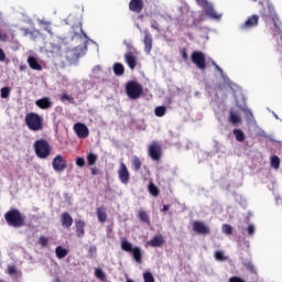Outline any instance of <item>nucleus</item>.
<instances>
[{
  "label": "nucleus",
  "mask_w": 282,
  "mask_h": 282,
  "mask_svg": "<svg viewBox=\"0 0 282 282\" xmlns=\"http://www.w3.org/2000/svg\"><path fill=\"white\" fill-rule=\"evenodd\" d=\"M90 173L91 175H98V173H100V170L98 167H91Z\"/></svg>",
  "instance_id": "nucleus-54"
},
{
  "label": "nucleus",
  "mask_w": 282,
  "mask_h": 282,
  "mask_svg": "<svg viewBox=\"0 0 282 282\" xmlns=\"http://www.w3.org/2000/svg\"><path fill=\"white\" fill-rule=\"evenodd\" d=\"M154 113L158 118H162L166 116V107L164 106H158L154 110Z\"/></svg>",
  "instance_id": "nucleus-32"
},
{
  "label": "nucleus",
  "mask_w": 282,
  "mask_h": 282,
  "mask_svg": "<svg viewBox=\"0 0 282 282\" xmlns=\"http://www.w3.org/2000/svg\"><path fill=\"white\" fill-rule=\"evenodd\" d=\"M127 282H133V280H127Z\"/></svg>",
  "instance_id": "nucleus-60"
},
{
  "label": "nucleus",
  "mask_w": 282,
  "mask_h": 282,
  "mask_svg": "<svg viewBox=\"0 0 282 282\" xmlns=\"http://www.w3.org/2000/svg\"><path fill=\"white\" fill-rule=\"evenodd\" d=\"M6 61V52H3V48H0V62L3 63Z\"/></svg>",
  "instance_id": "nucleus-53"
},
{
  "label": "nucleus",
  "mask_w": 282,
  "mask_h": 282,
  "mask_svg": "<svg viewBox=\"0 0 282 282\" xmlns=\"http://www.w3.org/2000/svg\"><path fill=\"white\" fill-rule=\"evenodd\" d=\"M135 263H142V249L140 247H133L130 251Z\"/></svg>",
  "instance_id": "nucleus-22"
},
{
  "label": "nucleus",
  "mask_w": 282,
  "mask_h": 282,
  "mask_svg": "<svg viewBox=\"0 0 282 282\" xmlns=\"http://www.w3.org/2000/svg\"><path fill=\"white\" fill-rule=\"evenodd\" d=\"M147 246H151V248H162V246H164V237L162 235L154 236L147 242Z\"/></svg>",
  "instance_id": "nucleus-17"
},
{
  "label": "nucleus",
  "mask_w": 282,
  "mask_h": 282,
  "mask_svg": "<svg viewBox=\"0 0 282 282\" xmlns=\"http://www.w3.org/2000/svg\"><path fill=\"white\" fill-rule=\"evenodd\" d=\"M181 55H182V58L184 61H188V53H186V48H184L182 52H181Z\"/></svg>",
  "instance_id": "nucleus-51"
},
{
  "label": "nucleus",
  "mask_w": 282,
  "mask_h": 282,
  "mask_svg": "<svg viewBox=\"0 0 282 282\" xmlns=\"http://www.w3.org/2000/svg\"><path fill=\"white\" fill-rule=\"evenodd\" d=\"M76 166H79L80 169H83V166H85V159L82 156H78L75 161Z\"/></svg>",
  "instance_id": "nucleus-46"
},
{
  "label": "nucleus",
  "mask_w": 282,
  "mask_h": 282,
  "mask_svg": "<svg viewBox=\"0 0 282 282\" xmlns=\"http://www.w3.org/2000/svg\"><path fill=\"white\" fill-rule=\"evenodd\" d=\"M35 105L39 109H52V100L48 97L37 99Z\"/></svg>",
  "instance_id": "nucleus-18"
},
{
  "label": "nucleus",
  "mask_w": 282,
  "mask_h": 282,
  "mask_svg": "<svg viewBox=\"0 0 282 282\" xmlns=\"http://www.w3.org/2000/svg\"><path fill=\"white\" fill-rule=\"evenodd\" d=\"M213 65H214L215 69L217 72H219V74L224 75V69H221V67H219V65H217V63L213 62Z\"/></svg>",
  "instance_id": "nucleus-52"
},
{
  "label": "nucleus",
  "mask_w": 282,
  "mask_h": 282,
  "mask_svg": "<svg viewBox=\"0 0 282 282\" xmlns=\"http://www.w3.org/2000/svg\"><path fill=\"white\" fill-rule=\"evenodd\" d=\"M75 228H76V237L79 239L85 237V220L78 219L75 220Z\"/></svg>",
  "instance_id": "nucleus-19"
},
{
  "label": "nucleus",
  "mask_w": 282,
  "mask_h": 282,
  "mask_svg": "<svg viewBox=\"0 0 282 282\" xmlns=\"http://www.w3.org/2000/svg\"><path fill=\"white\" fill-rule=\"evenodd\" d=\"M55 254H56L57 259H65V257L68 254V251H67V249L58 246L55 249Z\"/></svg>",
  "instance_id": "nucleus-28"
},
{
  "label": "nucleus",
  "mask_w": 282,
  "mask_h": 282,
  "mask_svg": "<svg viewBox=\"0 0 282 282\" xmlns=\"http://www.w3.org/2000/svg\"><path fill=\"white\" fill-rule=\"evenodd\" d=\"M10 97V87L1 88V98H9Z\"/></svg>",
  "instance_id": "nucleus-43"
},
{
  "label": "nucleus",
  "mask_w": 282,
  "mask_h": 282,
  "mask_svg": "<svg viewBox=\"0 0 282 282\" xmlns=\"http://www.w3.org/2000/svg\"><path fill=\"white\" fill-rule=\"evenodd\" d=\"M259 25V15L252 14L251 17L247 18L245 23L240 25L242 30H252V28H257Z\"/></svg>",
  "instance_id": "nucleus-13"
},
{
  "label": "nucleus",
  "mask_w": 282,
  "mask_h": 282,
  "mask_svg": "<svg viewBox=\"0 0 282 282\" xmlns=\"http://www.w3.org/2000/svg\"><path fill=\"white\" fill-rule=\"evenodd\" d=\"M61 224L63 228L69 230V228H72V226L74 225V218L72 217V215H69V213L65 212L61 215Z\"/></svg>",
  "instance_id": "nucleus-14"
},
{
  "label": "nucleus",
  "mask_w": 282,
  "mask_h": 282,
  "mask_svg": "<svg viewBox=\"0 0 282 282\" xmlns=\"http://www.w3.org/2000/svg\"><path fill=\"white\" fill-rule=\"evenodd\" d=\"M197 6H199V8H203V10L207 9L208 6L210 4V2H208V0H196Z\"/></svg>",
  "instance_id": "nucleus-41"
},
{
  "label": "nucleus",
  "mask_w": 282,
  "mask_h": 282,
  "mask_svg": "<svg viewBox=\"0 0 282 282\" xmlns=\"http://www.w3.org/2000/svg\"><path fill=\"white\" fill-rule=\"evenodd\" d=\"M96 215H97V219H98V221H100V224H105V221H107V208L98 207L96 209Z\"/></svg>",
  "instance_id": "nucleus-21"
},
{
  "label": "nucleus",
  "mask_w": 282,
  "mask_h": 282,
  "mask_svg": "<svg viewBox=\"0 0 282 282\" xmlns=\"http://www.w3.org/2000/svg\"><path fill=\"white\" fill-rule=\"evenodd\" d=\"M229 122H231V124H241V117H239V115H237L236 112L230 111Z\"/></svg>",
  "instance_id": "nucleus-26"
},
{
  "label": "nucleus",
  "mask_w": 282,
  "mask_h": 282,
  "mask_svg": "<svg viewBox=\"0 0 282 282\" xmlns=\"http://www.w3.org/2000/svg\"><path fill=\"white\" fill-rule=\"evenodd\" d=\"M234 135L237 142H243L246 140V134H243V131L240 129H234Z\"/></svg>",
  "instance_id": "nucleus-30"
},
{
  "label": "nucleus",
  "mask_w": 282,
  "mask_h": 282,
  "mask_svg": "<svg viewBox=\"0 0 282 282\" xmlns=\"http://www.w3.org/2000/svg\"><path fill=\"white\" fill-rule=\"evenodd\" d=\"M4 219L8 226L12 228H23L25 226V216L21 214V210L17 208H11L9 212L4 214Z\"/></svg>",
  "instance_id": "nucleus-2"
},
{
  "label": "nucleus",
  "mask_w": 282,
  "mask_h": 282,
  "mask_svg": "<svg viewBox=\"0 0 282 282\" xmlns=\"http://www.w3.org/2000/svg\"><path fill=\"white\" fill-rule=\"evenodd\" d=\"M129 10H130V12H135L137 14H140V12H142V10H144V1L131 0L129 2Z\"/></svg>",
  "instance_id": "nucleus-15"
},
{
  "label": "nucleus",
  "mask_w": 282,
  "mask_h": 282,
  "mask_svg": "<svg viewBox=\"0 0 282 282\" xmlns=\"http://www.w3.org/2000/svg\"><path fill=\"white\" fill-rule=\"evenodd\" d=\"M61 100L62 102H65V100H67V102H70V105H74V97L67 95L66 93H63L61 96Z\"/></svg>",
  "instance_id": "nucleus-36"
},
{
  "label": "nucleus",
  "mask_w": 282,
  "mask_h": 282,
  "mask_svg": "<svg viewBox=\"0 0 282 282\" xmlns=\"http://www.w3.org/2000/svg\"><path fill=\"white\" fill-rule=\"evenodd\" d=\"M52 54H62L63 48L61 47L59 44H52V50H51Z\"/></svg>",
  "instance_id": "nucleus-37"
},
{
  "label": "nucleus",
  "mask_w": 282,
  "mask_h": 282,
  "mask_svg": "<svg viewBox=\"0 0 282 282\" xmlns=\"http://www.w3.org/2000/svg\"><path fill=\"white\" fill-rule=\"evenodd\" d=\"M271 166L273 169H279L281 166V159H279V156L274 155L271 158Z\"/></svg>",
  "instance_id": "nucleus-34"
},
{
  "label": "nucleus",
  "mask_w": 282,
  "mask_h": 282,
  "mask_svg": "<svg viewBox=\"0 0 282 282\" xmlns=\"http://www.w3.org/2000/svg\"><path fill=\"white\" fill-rule=\"evenodd\" d=\"M171 209V205H163L162 213H166Z\"/></svg>",
  "instance_id": "nucleus-57"
},
{
  "label": "nucleus",
  "mask_w": 282,
  "mask_h": 282,
  "mask_svg": "<svg viewBox=\"0 0 282 282\" xmlns=\"http://www.w3.org/2000/svg\"><path fill=\"white\" fill-rule=\"evenodd\" d=\"M123 58L129 69L133 70L135 67H138V57L135 56V53L128 51L124 53Z\"/></svg>",
  "instance_id": "nucleus-10"
},
{
  "label": "nucleus",
  "mask_w": 282,
  "mask_h": 282,
  "mask_svg": "<svg viewBox=\"0 0 282 282\" xmlns=\"http://www.w3.org/2000/svg\"><path fill=\"white\" fill-rule=\"evenodd\" d=\"M95 276L97 279H100V281H105V272L102 271V269H96L95 270Z\"/></svg>",
  "instance_id": "nucleus-40"
},
{
  "label": "nucleus",
  "mask_w": 282,
  "mask_h": 282,
  "mask_svg": "<svg viewBox=\"0 0 282 282\" xmlns=\"http://www.w3.org/2000/svg\"><path fill=\"white\" fill-rule=\"evenodd\" d=\"M247 232L250 237H252V235H254V225H249L247 227Z\"/></svg>",
  "instance_id": "nucleus-49"
},
{
  "label": "nucleus",
  "mask_w": 282,
  "mask_h": 282,
  "mask_svg": "<svg viewBox=\"0 0 282 282\" xmlns=\"http://www.w3.org/2000/svg\"><path fill=\"white\" fill-rule=\"evenodd\" d=\"M138 218L140 219V221H142L143 224H151L149 214L147 213V210L144 209H140L138 213Z\"/></svg>",
  "instance_id": "nucleus-24"
},
{
  "label": "nucleus",
  "mask_w": 282,
  "mask_h": 282,
  "mask_svg": "<svg viewBox=\"0 0 282 282\" xmlns=\"http://www.w3.org/2000/svg\"><path fill=\"white\" fill-rule=\"evenodd\" d=\"M144 282H155V278H153L152 272H145L143 274Z\"/></svg>",
  "instance_id": "nucleus-38"
},
{
  "label": "nucleus",
  "mask_w": 282,
  "mask_h": 282,
  "mask_svg": "<svg viewBox=\"0 0 282 282\" xmlns=\"http://www.w3.org/2000/svg\"><path fill=\"white\" fill-rule=\"evenodd\" d=\"M144 34H145L143 39L144 52L147 54H151V51L153 50V35H151L149 31H144Z\"/></svg>",
  "instance_id": "nucleus-16"
},
{
  "label": "nucleus",
  "mask_w": 282,
  "mask_h": 282,
  "mask_svg": "<svg viewBox=\"0 0 282 282\" xmlns=\"http://www.w3.org/2000/svg\"><path fill=\"white\" fill-rule=\"evenodd\" d=\"M243 265L246 270L252 272V274H257V268H254V264L251 261L245 262Z\"/></svg>",
  "instance_id": "nucleus-35"
},
{
  "label": "nucleus",
  "mask_w": 282,
  "mask_h": 282,
  "mask_svg": "<svg viewBox=\"0 0 282 282\" xmlns=\"http://www.w3.org/2000/svg\"><path fill=\"white\" fill-rule=\"evenodd\" d=\"M142 86L138 82H128L126 85V94L131 100H138L142 96Z\"/></svg>",
  "instance_id": "nucleus-5"
},
{
  "label": "nucleus",
  "mask_w": 282,
  "mask_h": 282,
  "mask_svg": "<svg viewBox=\"0 0 282 282\" xmlns=\"http://www.w3.org/2000/svg\"><path fill=\"white\" fill-rule=\"evenodd\" d=\"M132 249H133V243L129 242V240L127 239L121 240V250H123V252H131Z\"/></svg>",
  "instance_id": "nucleus-27"
},
{
  "label": "nucleus",
  "mask_w": 282,
  "mask_h": 282,
  "mask_svg": "<svg viewBox=\"0 0 282 282\" xmlns=\"http://www.w3.org/2000/svg\"><path fill=\"white\" fill-rule=\"evenodd\" d=\"M148 191L150 195H152V197H158V195H160V189L158 188V186H155L154 183L149 184Z\"/></svg>",
  "instance_id": "nucleus-31"
},
{
  "label": "nucleus",
  "mask_w": 282,
  "mask_h": 282,
  "mask_svg": "<svg viewBox=\"0 0 282 282\" xmlns=\"http://www.w3.org/2000/svg\"><path fill=\"white\" fill-rule=\"evenodd\" d=\"M54 282H61V280L59 279H55Z\"/></svg>",
  "instance_id": "nucleus-59"
},
{
  "label": "nucleus",
  "mask_w": 282,
  "mask_h": 282,
  "mask_svg": "<svg viewBox=\"0 0 282 282\" xmlns=\"http://www.w3.org/2000/svg\"><path fill=\"white\" fill-rule=\"evenodd\" d=\"M132 167L134 171H140L142 169V161L138 156L132 158Z\"/></svg>",
  "instance_id": "nucleus-33"
},
{
  "label": "nucleus",
  "mask_w": 282,
  "mask_h": 282,
  "mask_svg": "<svg viewBox=\"0 0 282 282\" xmlns=\"http://www.w3.org/2000/svg\"><path fill=\"white\" fill-rule=\"evenodd\" d=\"M246 117L249 118V120H252V118H254L252 110H246Z\"/></svg>",
  "instance_id": "nucleus-56"
},
{
  "label": "nucleus",
  "mask_w": 282,
  "mask_h": 282,
  "mask_svg": "<svg viewBox=\"0 0 282 282\" xmlns=\"http://www.w3.org/2000/svg\"><path fill=\"white\" fill-rule=\"evenodd\" d=\"M8 274H9L10 276H14V274H18L17 267H15V265H9V267H8Z\"/></svg>",
  "instance_id": "nucleus-44"
},
{
  "label": "nucleus",
  "mask_w": 282,
  "mask_h": 282,
  "mask_svg": "<svg viewBox=\"0 0 282 282\" xmlns=\"http://www.w3.org/2000/svg\"><path fill=\"white\" fill-rule=\"evenodd\" d=\"M229 282H246V280L241 279L240 276H231L229 278Z\"/></svg>",
  "instance_id": "nucleus-50"
},
{
  "label": "nucleus",
  "mask_w": 282,
  "mask_h": 282,
  "mask_svg": "<svg viewBox=\"0 0 282 282\" xmlns=\"http://www.w3.org/2000/svg\"><path fill=\"white\" fill-rule=\"evenodd\" d=\"M223 232L225 235H232V226L228 224L223 225Z\"/></svg>",
  "instance_id": "nucleus-42"
},
{
  "label": "nucleus",
  "mask_w": 282,
  "mask_h": 282,
  "mask_svg": "<svg viewBox=\"0 0 282 282\" xmlns=\"http://www.w3.org/2000/svg\"><path fill=\"white\" fill-rule=\"evenodd\" d=\"M24 122L30 131H43V117H41L39 113H26Z\"/></svg>",
  "instance_id": "nucleus-4"
},
{
  "label": "nucleus",
  "mask_w": 282,
  "mask_h": 282,
  "mask_svg": "<svg viewBox=\"0 0 282 282\" xmlns=\"http://www.w3.org/2000/svg\"><path fill=\"white\" fill-rule=\"evenodd\" d=\"M33 149L35 152V155L40 158V160H47L50 155H52V147L50 145V142L45 139H39L34 142Z\"/></svg>",
  "instance_id": "nucleus-3"
},
{
  "label": "nucleus",
  "mask_w": 282,
  "mask_h": 282,
  "mask_svg": "<svg viewBox=\"0 0 282 282\" xmlns=\"http://www.w3.org/2000/svg\"><path fill=\"white\" fill-rule=\"evenodd\" d=\"M53 170L56 173H63V171H65V169H67V160H65V158H63V155L57 154L54 159H53Z\"/></svg>",
  "instance_id": "nucleus-8"
},
{
  "label": "nucleus",
  "mask_w": 282,
  "mask_h": 282,
  "mask_svg": "<svg viewBox=\"0 0 282 282\" xmlns=\"http://www.w3.org/2000/svg\"><path fill=\"white\" fill-rule=\"evenodd\" d=\"M193 231L196 232V235H210V227H208L204 221L195 220L192 224Z\"/></svg>",
  "instance_id": "nucleus-9"
},
{
  "label": "nucleus",
  "mask_w": 282,
  "mask_h": 282,
  "mask_svg": "<svg viewBox=\"0 0 282 282\" xmlns=\"http://www.w3.org/2000/svg\"><path fill=\"white\" fill-rule=\"evenodd\" d=\"M260 17L263 19V21H265V23L272 21L275 28V34L281 32L282 24L281 21H279V15L276 14V10L272 3H268L260 10Z\"/></svg>",
  "instance_id": "nucleus-1"
},
{
  "label": "nucleus",
  "mask_w": 282,
  "mask_h": 282,
  "mask_svg": "<svg viewBox=\"0 0 282 282\" xmlns=\"http://www.w3.org/2000/svg\"><path fill=\"white\" fill-rule=\"evenodd\" d=\"M28 63L31 69H35L36 72H41L43 69V66L39 64V61L34 56H30L28 58Z\"/></svg>",
  "instance_id": "nucleus-23"
},
{
  "label": "nucleus",
  "mask_w": 282,
  "mask_h": 282,
  "mask_svg": "<svg viewBox=\"0 0 282 282\" xmlns=\"http://www.w3.org/2000/svg\"><path fill=\"white\" fill-rule=\"evenodd\" d=\"M86 160L88 162V166H94V164L98 162V155L93 152H89L86 156Z\"/></svg>",
  "instance_id": "nucleus-29"
},
{
  "label": "nucleus",
  "mask_w": 282,
  "mask_h": 282,
  "mask_svg": "<svg viewBox=\"0 0 282 282\" xmlns=\"http://www.w3.org/2000/svg\"><path fill=\"white\" fill-rule=\"evenodd\" d=\"M112 70L116 76H122L124 74V65L120 63H115L112 66Z\"/></svg>",
  "instance_id": "nucleus-25"
},
{
  "label": "nucleus",
  "mask_w": 282,
  "mask_h": 282,
  "mask_svg": "<svg viewBox=\"0 0 282 282\" xmlns=\"http://www.w3.org/2000/svg\"><path fill=\"white\" fill-rule=\"evenodd\" d=\"M148 155L154 162H160L162 160V145L158 141H153L148 148Z\"/></svg>",
  "instance_id": "nucleus-6"
},
{
  "label": "nucleus",
  "mask_w": 282,
  "mask_h": 282,
  "mask_svg": "<svg viewBox=\"0 0 282 282\" xmlns=\"http://www.w3.org/2000/svg\"><path fill=\"white\" fill-rule=\"evenodd\" d=\"M192 62L198 69L204 72L206 69V55L203 52L194 51L191 55Z\"/></svg>",
  "instance_id": "nucleus-7"
},
{
  "label": "nucleus",
  "mask_w": 282,
  "mask_h": 282,
  "mask_svg": "<svg viewBox=\"0 0 282 282\" xmlns=\"http://www.w3.org/2000/svg\"><path fill=\"white\" fill-rule=\"evenodd\" d=\"M74 131L77 137L85 139L89 138V128L83 122H77L74 124Z\"/></svg>",
  "instance_id": "nucleus-11"
},
{
  "label": "nucleus",
  "mask_w": 282,
  "mask_h": 282,
  "mask_svg": "<svg viewBox=\"0 0 282 282\" xmlns=\"http://www.w3.org/2000/svg\"><path fill=\"white\" fill-rule=\"evenodd\" d=\"M80 32H82L83 36H85V39H87V33H85V31H83V28H80Z\"/></svg>",
  "instance_id": "nucleus-58"
},
{
  "label": "nucleus",
  "mask_w": 282,
  "mask_h": 282,
  "mask_svg": "<svg viewBox=\"0 0 282 282\" xmlns=\"http://www.w3.org/2000/svg\"><path fill=\"white\" fill-rule=\"evenodd\" d=\"M0 41H2L3 43H6V41H8V34H6V33H0Z\"/></svg>",
  "instance_id": "nucleus-55"
},
{
  "label": "nucleus",
  "mask_w": 282,
  "mask_h": 282,
  "mask_svg": "<svg viewBox=\"0 0 282 282\" xmlns=\"http://www.w3.org/2000/svg\"><path fill=\"white\" fill-rule=\"evenodd\" d=\"M252 1L257 2L258 0H252Z\"/></svg>",
  "instance_id": "nucleus-61"
},
{
  "label": "nucleus",
  "mask_w": 282,
  "mask_h": 282,
  "mask_svg": "<svg viewBox=\"0 0 282 282\" xmlns=\"http://www.w3.org/2000/svg\"><path fill=\"white\" fill-rule=\"evenodd\" d=\"M96 252H98V248H96V246H90L88 249V257H94V254H96Z\"/></svg>",
  "instance_id": "nucleus-47"
},
{
  "label": "nucleus",
  "mask_w": 282,
  "mask_h": 282,
  "mask_svg": "<svg viewBox=\"0 0 282 282\" xmlns=\"http://www.w3.org/2000/svg\"><path fill=\"white\" fill-rule=\"evenodd\" d=\"M204 11L207 17H210L216 21H219V19H221V14L217 13L212 3Z\"/></svg>",
  "instance_id": "nucleus-20"
},
{
  "label": "nucleus",
  "mask_w": 282,
  "mask_h": 282,
  "mask_svg": "<svg viewBox=\"0 0 282 282\" xmlns=\"http://www.w3.org/2000/svg\"><path fill=\"white\" fill-rule=\"evenodd\" d=\"M39 243H40V246H42L43 248H45V247H47L48 240H47V238H46L45 236H41V237L39 238Z\"/></svg>",
  "instance_id": "nucleus-45"
},
{
  "label": "nucleus",
  "mask_w": 282,
  "mask_h": 282,
  "mask_svg": "<svg viewBox=\"0 0 282 282\" xmlns=\"http://www.w3.org/2000/svg\"><path fill=\"white\" fill-rule=\"evenodd\" d=\"M216 261H226V257L224 256V251H216L214 254Z\"/></svg>",
  "instance_id": "nucleus-39"
},
{
  "label": "nucleus",
  "mask_w": 282,
  "mask_h": 282,
  "mask_svg": "<svg viewBox=\"0 0 282 282\" xmlns=\"http://www.w3.org/2000/svg\"><path fill=\"white\" fill-rule=\"evenodd\" d=\"M118 177L122 184H129L130 174L129 169H127V164H124V162L120 163Z\"/></svg>",
  "instance_id": "nucleus-12"
},
{
  "label": "nucleus",
  "mask_w": 282,
  "mask_h": 282,
  "mask_svg": "<svg viewBox=\"0 0 282 282\" xmlns=\"http://www.w3.org/2000/svg\"><path fill=\"white\" fill-rule=\"evenodd\" d=\"M151 28L152 30H156V32H160V24L158 23V21H152L151 22Z\"/></svg>",
  "instance_id": "nucleus-48"
}]
</instances>
